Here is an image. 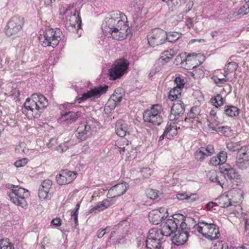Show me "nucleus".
<instances>
[{"mask_svg":"<svg viewBox=\"0 0 249 249\" xmlns=\"http://www.w3.org/2000/svg\"><path fill=\"white\" fill-rule=\"evenodd\" d=\"M226 145L228 150L232 152L237 151V152L242 147L240 142L229 141L226 142Z\"/></svg>","mask_w":249,"mask_h":249,"instance_id":"39","label":"nucleus"},{"mask_svg":"<svg viewBox=\"0 0 249 249\" xmlns=\"http://www.w3.org/2000/svg\"><path fill=\"white\" fill-rule=\"evenodd\" d=\"M229 196L232 204V205L235 204L241 203L243 199V191L239 188H233L227 192Z\"/></svg>","mask_w":249,"mask_h":249,"instance_id":"24","label":"nucleus"},{"mask_svg":"<svg viewBox=\"0 0 249 249\" xmlns=\"http://www.w3.org/2000/svg\"><path fill=\"white\" fill-rule=\"evenodd\" d=\"M214 249H228V244L223 241H219L215 244Z\"/></svg>","mask_w":249,"mask_h":249,"instance_id":"52","label":"nucleus"},{"mask_svg":"<svg viewBox=\"0 0 249 249\" xmlns=\"http://www.w3.org/2000/svg\"><path fill=\"white\" fill-rule=\"evenodd\" d=\"M221 171L226 181V188L228 186V180L233 183L240 179V175L238 172L229 164L224 165L221 168Z\"/></svg>","mask_w":249,"mask_h":249,"instance_id":"14","label":"nucleus"},{"mask_svg":"<svg viewBox=\"0 0 249 249\" xmlns=\"http://www.w3.org/2000/svg\"><path fill=\"white\" fill-rule=\"evenodd\" d=\"M146 196L151 199H155L158 196L157 190L152 189H147L146 190Z\"/></svg>","mask_w":249,"mask_h":249,"instance_id":"47","label":"nucleus"},{"mask_svg":"<svg viewBox=\"0 0 249 249\" xmlns=\"http://www.w3.org/2000/svg\"><path fill=\"white\" fill-rule=\"evenodd\" d=\"M71 7H70V5H62L59 8L60 15H65L66 14H67L69 12L70 9V8Z\"/></svg>","mask_w":249,"mask_h":249,"instance_id":"53","label":"nucleus"},{"mask_svg":"<svg viewBox=\"0 0 249 249\" xmlns=\"http://www.w3.org/2000/svg\"><path fill=\"white\" fill-rule=\"evenodd\" d=\"M130 148V146L127 144L125 147H119V149H120V153L123 155L125 151L129 152Z\"/></svg>","mask_w":249,"mask_h":249,"instance_id":"63","label":"nucleus"},{"mask_svg":"<svg viewBox=\"0 0 249 249\" xmlns=\"http://www.w3.org/2000/svg\"><path fill=\"white\" fill-rule=\"evenodd\" d=\"M6 187L9 190L7 193L8 199L22 208L27 206L26 199L30 196V193L27 190L12 184H6Z\"/></svg>","mask_w":249,"mask_h":249,"instance_id":"4","label":"nucleus"},{"mask_svg":"<svg viewBox=\"0 0 249 249\" xmlns=\"http://www.w3.org/2000/svg\"><path fill=\"white\" fill-rule=\"evenodd\" d=\"M80 208V204L78 203L75 208L71 212V219H73V221L76 225L78 224V210Z\"/></svg>","mask_w":249,"mask_h":249,"instance_id":"46","label":"nucleus"},{"mask_svg":"<svg viewBox=\"0 0 249 249\" xmlns=\"http://www.w3.org/2000/svg\"><path fill=\"white\" fill-rule=\"evenodd\" d=\"M215 153L213 146L209 144L206 147L198 148L195 153V158L197 161L202 162L206 158L212 156Z\"/></svg>","mask_w":249,"mask_h":249,"instance_id":"17","label":"nucleus"},{"mask_svg":"<svg viewBox=\"0 0 249 249\" xmlns=\"http://www.w3.org/2000/svg\"><path fill=\"white\" fill-rule=\"evenodd\" d=\"M188 237V233L186 231H182L179 230H177L174 234V236L172 237V241L174 244L177 246L181 245L186 242Z\"/></svg>","mask_w":249,"mask_h":249,"instance_id":"27","label":"nucleus"},{"mask_svg":"<svg viewBox=\"0 0 249 249\" xmlns=\"http://www.w3.org/2000/svg\"><path fill=\"white\" fill-rule=\"evenodd\" d=\"M24 23V18L18 16L13 17L8 22L5 29L6 34L8 36L16 34L22 29Z\"/></svg>","mask_w":249,"mask_h":249,"instance_id":"11","label":"nucleus"},{"mask_svg":"<svg viewBox=\"0 0 249 249\" xmlns=\"http://www.w3.org/2000/svg\"><path fill=\"white\" fill-rule=\"evenodd\" d=\"M185 112V105L180 100H178L174 103L171 109V113L169 115L170 121H178Z\"/></svg>","mask_w":249,"mask_h":249,"instance_id":"15","label":"nucleus"},{"mask_svg":"<svg viewBox=\"0 0 249 249\" xmlns=\"http://www.w3.org/2000/svg\"><path fill=\"white\" fill-rule=\"evenodd\" d=\"M249 13V7L247 3H245L238 11V14L241 15H245Z\"/></svg>","mask_w":249,"mask_h":249,"instance_id":"49","label":"nucleus"},{"mask_svg":"<svg viewBox=\"0 0 249 249\" xmlns=\"http://www.w3.org/2000/svg\"><path fill=\"white\" fill-rule=\"evenodd\" d=\"M52 185V182L50 179L44 180L38 189V197L40 199L44 200L49 198V193Z\"/></svg>","mask_w":249,"mask_h":249,"instance_id":"25","label":"nucleus"},{"mask_svg":"<svg viewBox=\"0 0 249 249\" xmlns=\"http://www.w3.org/2000/svg\"><path fill=\"white\" fill-rule=\"evenodd\" d=\"M174 55V51L170 49L169 51H165L161 55L160 59L161 61L167 62L171 59Z\"/></svg>","mask_w":249,"mask_h":249,"instance_id":"42","label":"nucleus"},{"mask_svg":"<svg viewBox=\"0 0 249 249\" xmlns=\"http://www.w3.org/2000/svg\"><path fill=\"white\" fill-rule=\"evenodd\" d=\"M236 156L243 158L244 160L249 161V146H244L237 152Z\"/></svg>","mask_w":249,"mask_h":249,"instance_id":"35","label":"nucleus"},{"mask_svg":"<svg viewBox=\"0 0 249 249\" xmlns=\"http://www.w3.org/2000/svg\"><path fill=\"white\" fill-rule=\"evenodd\" d=\"M108 87L107 86H100L91 89L87 93H85L82 95V98L84 100L87 99L89 98H97L100 97L102 95L106 93Z\"/></svg>","mask_w":249,"mask_h":249,"instance_id":"21","label":"nucleus"},{"mask_svg":"<svg viewBox=\"0 0 249 249\" xmlns=\"http://www.w3.org/2000/svg\"><path fill=\"white\" fill-rule=\"evenodd\" d=\"M199 109L197 107H193L188 113V116L189 117V119L186 118L184 120L187 122L188 121V120H189L190 119H194L196 118V117L199 114Z\"/></svg>","mask_w":249,"mask_h":249,"instance_id":"45","label":"nucleus"},{"mask_svg":"<svg viewBox=\"0 0 249 249\" xmlns=\"http://www.w3.org/2000/svg\"><path fill=\"white\" fill-rule=\"evenodd\" d=\"M80 115L81 112L79 111H69L62 114L59 120L63 125L67 126L74 122Z\"/></svg>","mask_w":249,"mask_h":249,"instance_id":"23","label":"nucleus"},{"mask_svg":"<svg viewBox=\"0 0 249 249\" xmlns=\"http://www.w3.org/2000/svg\"><path fill=\"white\" fill-rule=\"evenodd\" d=\"M213 79L214 82L218 86H220V84H224L228 81V78H219L216 76H213Z\"/></svg>","mask_w":249,"mask_h":249,"instance_id":"54","label":"nucleus"},{"mask_svg":"<svg viewBox=\"0 0 249 249\" xmlns=\"http://www.w3.org/2000/svg\"><path fill=\"white\" fill-rule=\"evenodd\" d=\"M69 12L68 15L70 17L69 23H67V26L68 30L73 33L79 34V31H81V26L82 21L79 16V12L76 7V4L73 3L70 4Z\"/></svg>","mask_w":249,"mask_h":249,"instance_id":"6","label":"nucleus"},{"mask_svg":"<svg viewBox=\"0 0 249 249\" xmlns=\"http://www.w3.org/2000/svg\"><path fill=\"white\" fill-rule=\"evenodd\" d=\"M211 102L217 108L224 105V100L221 94H217L211 99Z\"/></svg>","mask_w":249,"mask_h":249,"instance_id":"38","label":"nucleus"},{"mask_svg":"<svg viewBox=\"0 0 249 249\" xmlns=\"http://www.w3.org/2000/svg\"><path fill=\"white\" fill-rule=\"evenodd\" d=\"M0 249H14L13 244L8 238L0 240Z\"/></svg>","mask_w":249,"mask_h":249,"instance_id":"43","label":"nucleus"},{"mask_svg":"<svg viewBox=\"0 0 249 249\" xmlns=\"http://www.w3.org/2000/svg\"><path fill=\"white\" fill-rule=\"evenodd\" d=\"M162 237V234L157 228H152L148 232L145 241L147 249H161Z\"/></svg>","mask_w":249,"mask_h":249,"instance_id":"8","label":"nucleus"},{"mask_svg":"<svg viewBox=\"0 0 249 249\" xmlns=\"http://www.w3.org/2000/svg\"><path fill=\"white\" fill-rule=\"evenodd\" d=\"M178 219L175 214L172 219H167L165 221L162 222L160 225L161 228L158 229L162 234V237L164 236L170 237L175 233L178 230Z\"/></svg>","mask_w":249,"mask_h":249,"instance_id":"10","label":"nucleus"},{"mask_svg":"<svg viewBox=\"0 0 249 249\" xmlns=\"http://www.w3.org/2000/svg\"><path fill=\"white\" fill-rule=\"evenodd\" d=\"M188 193L185 192L183 193H178L177 194V198L179 200H183L184 199L187 200L188 197Z\"/></svg>","mask_w":249,"mask_h":249,"instance_id":"60","label":"nucleus"},{"mask_svg":"<svg viewBox=\"0 0 249 249\" xmlns=\"http://www.w3.org/2000/svg\"><path fill=\"white\" fill-rule=\"evenodd\" d=\"M238 67V64L236 62H229L224 68L225 70H227L229 72H232L235 71Z\"/></svg>","mask_w":249,"mask_h":249,"instance_id":"48","label":"nucleus"},{"mask_svg":"<svg viewBox=\"0 0 249 249\" xmlns=\"http://www.w3.org/2000/svg\"><path fill=\"white\" fill-rule=\"evenodd\" d=\"M63 37V33L60 28L53 29L48 27L40 32L39 41L43 47L52 46L54 48Z\"/></svg>","mask_w":249,"mask_h":249,"instance_id":"3","label":"nucleus"},{"mask_svg":"<svg viewBox=\"0 0 249 249\" xmlns=\"http://www.w3.org/2000/svg\"><path fill=\"white\" fill-rule=\"evenodd\" d=\"M128 188V185L126 182L116 184L109 189L108 195L112 198L120 196L126 192Z\"/></svg>","mask_w":249,"mask_h":249,"instance_id":"20","label":"nucleus"},{"mask_svg":"<svg viewBox=\"0 0 249 249\" xmlns=\"http://www.w3.org/2000/svg\"><path fill=\"white\" fill-rule=\"evenodd\" d=\"M15 151L18 154H25L28 151V149L26 147V144L24 142H19L15 147Z\"/></svg>","mask_w":249,"mask_h":249,"instance_id":"41","label":"nucleus"},{"mask_svg":"<svg viewBox=\"0 0 249 249\" xmlns=\"http://www.w3.org/2000/svg\"><path fill=\"white\" fill-rule=\"evenodd\" d=\"M176 217L178 219V230H179L180 231H186L188 233L189 230L188 227V224L185 222V219L183 215L180 214H176Z\"/></svg>","mask_w":249,"mask_h":249,"instance_id":"32","label":"nucleus"},{"mask_svg":"<svg viewBox=\"0 0 249 249\" xmlns=\"http://www.w3.org/2000/svg\"><path fill=\"white\" fill-rule=\"evenodd\" d=\"M48 105V102L45 96L39 93H34L31 98L26 99L22 112L29 119L37 118Z\"/></svg>","mask_w":249,"mask_h":249,"instance_id":"2","label":"nucleus"},{"mask_svg":"<svg viewBox=\"0 0 249 249\" xmlns=\"http://www.w3.org/2000/svg\"><path fill=\"white\" fill-rule=\"evenodd\" d=\"M113 204L114 202L112 199H105L102 201L97 202L95 206L92 207L89 210V213H98L106 210Z\"/></svg>","mask_w":249,"mask_h":249,"instance_id":"26","label":"nucleus"},{"mask_svg":"<svg viewBox=\"0 0 249 249\" xmlns=\"http://www.w3.org/2000/svg\"><path fill=\"white\" fill-rule=\"evenodd\" d=\"M77 175L76 172L68 170H62L56 176L55 178L57 183L62 185L71 182L76 178Z\"/></svg>","mask_w":249,"mask_h":249,"instance_id":"16","label":"nucleus"},{"mask_svg":"<svg viewBox=\"0 0 249 249\" xmlns=\"http://www.w3.org/2000/svg\"><path fill=\"white\" fill-rule=\"evenodd\" d=\"M215 201V204L221 207L226 208L232 205L227 192L218 197Z\"/></svg>","mask_w":249,"mask_h":249,"instance_id":"31","label":"nucleus"},{"mask_svg":"<svg viewBox=\"0 0 249 249\" xmlns=\"http://www.w3.org/2000/svg\"><path fill=\"white\" fill-rule=\"evenodd\" d=\"M93 123L92 118L80 123L76 130L77 137L82 141L86 140L91 134V128Z\"/></svg>","mask_w":249,"mask_h":249,"instance_id":"13","label":"nucleus"},{"mask_svg":"<svg viewBox=\"0 0 249 249\" xmlns=\"http://www.w3.org/2000/svg\"><path fill=\"white\" fill-rule=\"evenodd\" d=\"M185 222L188 224V227L189 230H194V231H198L197 227L200 226V223L197 224L194 218L190 217H184Z\"/></svg>","mask_w":249,"mask_h":249,"instance_id":"37","label":"nucleus"},{"mask_svg":"<svg viewBox=\"0 0 249 249\" xmlns=\"http://www.w3.org/2000/svg\"><path fill=\"white\" fill-rule=\"evenodd\" d=\"M57 140L54 138H52L49 140V142L47 143V146L50 148H53V146L56 144Z\"/></svg>","mask_w":249,"mask_h":249,"instance_id":"62","label":"nucleus"},{"mask_svg":"<svg viewBox=\"0 0 249 249\" xmlns=\"http://www.w3.org/2000/svg\"><path fill=\"white\" fill-rule=\"evenodd\" d=\"M120 89L115 90L114 93L111 95L107 102L105 109L108 108L111 111L114 109L116 106L119 105L122 100L123 94L121 92Z\"/></svg>","mask_w":249,"mask_h":249,"instance_id":"19","label":"nucleus"},{"mask_svg":"<svg viewBox=\"0 0 249 249\" xmlns=\"http://www.w3.org/2000/svg\"><path fill=\"white\" fill-rule=\"evenodd\" d=\"M213 129L219 133H221L226 137L229 136L231 133V128L227 126H218L217 127L213 128Z\"/></svg>","mask_w":249,"mask_h":249,"instance_id":"40","label":"nucleus"},{"mask_svg":"<svg viewBox=\"0 0 249 249\" xmlns=\"http://www.w3.org/2000/svg\"><path fill=\"white\" fill-rule=\"evenodd\" d=\"M224 113L228 117H236L239 114V109L235 106H225L224 107Z\"/></svg>","mask_w":249,"mask_h":249,"instance_id":"33","label":"nucleus"},{"mask_svg":"<svg viewBox=\"0 0 249 249\" xmlns=\"http://www.w3.org/2000/svg\"><path fill=\"white\" fill-rule=\"evenodd\" d=\"M197 229L199 233L209 240H214L219 237V228L214 224L203 221L200 223V226H198Z\"/></svg>","mask_w":249,"mask_h":249,"instance_id":"7","label":"nucleus"},{"mask_svg":"<svg viewBox=\"0 0 249 249\" xmlns=\"http://www.w3.org/2000/svg\"><path fill=\"white\" fill-rule=\"evenodd\" d=\"M188 196L187 200L188 202H193L199 198L198 196L196 194L188 193Z\"/></svg>","mask_w":249,"mask_h":249,"instance_id":"56","label":"nucleus"},{"mask_svg":"<svg viewBox=\"0 0 249 249\" xmlns=\"http://www.w3.org/2000/svg\"><path fill=\"white\" fill-rule=\"evenodd\" d=\"M162 112L161 106L158 104L154 105L150 109L144 111L143 114V120L145 122L159 125L163 121Z\"/></svg>","mask_w":249,"mask_h":249,"instance_id":"5","label":"nucleus"},{"mask_svg":"<svg viewBox=\"0 0 249 249\" xmlns=\"http://www.w3.org/2000/svg\"><path fill=\"white\" fill-rule=\"evenodd\" d=\"M207 178L212 182L220 185L222 188H226V181L221 171L217 173L215 170H211L208 172Z\"/></svg>","mask_w":249,"mask_h":249,"instance_id":"22","label":"nucleus"},{"mask_svg":"<svg viewBox=\"0 0 249 249\" xmlns=\"http://www.w3.org/2000/svg\"><path fill=\"white\" fill-rule=\"evenodd\" d=\"M61 220L59 218H55L51 221V224L56 227H59L61 225Z\"/></svg>","mask_w":249,"mask_h":249,"instance_id":"61","label":"nucleus"},{"mask_svg":"<svg viewBox=\"0 0 249 249\" xmlns=\"http://www.w3.org/2000/svg\"><path fill=\"white\" fill-rule=\"evenodd\" d=\"M68 142H66L60 144L58 147H57L56 150L59 152H63L66 151L68 149Z\"/></svg>","mask_w":249,"mask_h":249,"instance_id":"58","label":"nucleus"},{"mask_svg":"<svg viewBox=\"0 0 249 249\" xmlns=\"http://www.w3.org/2000/svg\"><path fill=\"white\" fill-rule=\"evenodd\" d=\"M227 159V153L225 151H220L217 155L212 157L209 162V165L216 166L224 163Z\"/></svg>","mask_w":249,"mask_h":249,"instance_id":"29","label":"nucleus"},{"mask_svg":"<svg viewBox=\"0 0 249 249\" xmlns=\"http://www.w3.org/2000/svg\"><path fill=\"white\" fill-rule=\"evenodd\" d=\"M115 131L117 135L123 137L129 133V127L125 121L119 120L116 123Z\"/></svg>","mask_w":249,"mask_h":249,"instance_id":"28","label":"nucleus"},{"mask_svg":"<svg viewBox=\"0 0 249 249\" xmlns=\"http://www.w3.org/2000/svg\"><path fill=\"white\" fill-rule=\"evenodd\" d=\"M175 83L176 84V87H178L181 89L184 87L185 82L184 79L180 76H177L175 79Z\"/></svg>","mask_w":249,"mask_h":249,"instance_id":"50","label":"nucleus"},{"mask_svg":"<svg viewBox=\"0 0 249 249\" xmlns=\"http://www.w3.org/2000/svg\"><path fill=\"white\" fill-rule=\"evenodd\" d=\"M165 38L166 32L159 28L152 30L147 35L148 43L152 47L164 43L165 41Z\"/></svg>","mask_w":249,"mask_h":249,"instance_id":"12","label":"nucleus"},{"mask_svg":"<svg viewBox=\"0 0 249 249\" xmlns=\"http://www.w3.org/2000/svg\"><path fill=\"white\" fill-rule=\"evenodd\" d=\"M151 170L149 168H143L141 170V174L144 178H149L151 175Z\"/></svg>","mask_w":249,"mask_h":249,"instance_id":"55","label":"nucleus"},{"mask_svg":"<svg viewBox=\"0 0 249 249\" xmlns=\"http://www.w3.org/2000/svg\"><path fill=\"white\" fill-rule=\"evenodd\" d=\"M235 165L239 169L245 170L249 167V161L244 160L242 158L236 156Z\"/></svg>","mask_w":249,"mask_h":249,"instance_id":"34","label":"nucleus"},{"mask_svg":"<svg viewBox=\"0 0 249 249\" xmlns=\"http://www.w3.org/2000/svg\"><path fill=\"white\" fill-rule=\"evenodd\" d=\"M178 127L173 121L168 122L164 131V135L168 139H173L177 134Z\"/></svg>","mask_w":249,"mask_h":249,"instance_id":"30","label":"nucleus"},{"mask_svg":"<svg viewBox=\"0 0 249 249\" xmlns=\"http://www.w3.org/2000/svg\"><path fill=\"white\" fill-rule=\"evenodd\" d=\"M180 37V35L178 33L169 32L168 34L166 33L165 41L173 43L177 41Z\"/></svg>","mask_w":249,"mask_h":249,"instance_id":"44","label":"nucleus"},{"mask_svg":"<svg viewBox=\"0 0 249 249\" xmlns=\"http://www.w3.org/2000/svg\"><path fill=\"white\" fill-rule=\"evenodd\" d=\"M128 29L126 16L119 11L108 13L102 25V29L106 36L118 40H123L126 37Z\"/></svg>","mask_w":249,"mask_h":249,"instance_id":"1","label":"nucleus"},{"mask_svg":"<svg viewBox=\"0 0 249 249\" xmlns=\"http://www.w3.org/2000/svg\"><path fill=\"white\" fill-rule=\"evenodd\" d=\"M129 63L125 59H121L112 65L108 70L110 79L116 80L122 76L128 68Z\"/></svg>","mask_w":249,"mask_h":249,"instance_id":"9","label":"nucleus"},{"mask_svg":"<svg viewBox=\"0 0 249 249\" xmlns=\"http://www.w3.org/2000/svg\"><path fill=\"white\" fill-rule=\"evenodd\" d=\"M28 162V160L26 158H23L17 160L14 165L18 168L22 167L25 166Z\"/></svg>","mask_w":249,"mask_h":249,"instance_id":"51","label":"nucleus"},{"mask_svg":"<svg viewBox=\"0 0 249 249\" xmlns=\"http://www.w3.org/2000/svg\"><path fill=\"white\" fill-rule=\"evenodd\" d=\"M181 92L182 89L175 87L170 90L168 98L172 101L176 100L181 95Z\"/></svg>","mask_w":249,"mask_h":249,"instance_id":"36","label":"nucleus"},{"mask_svg":"<svg viewBox=\"0 0 249 249\" xmlns=\"http://www.w3.org/2000/svg\"><path fill=\"white\" fill-rule=\"evenodd\" d=\"M162 1L165 2L167 4L168 6L170 5V3H173L174 4H181V3H184L185 2V0H161Z\"/></svg>","mask_w":249,"mask_h":249,"instance_id":"59","label":"nucleus"},{"mask_svg":"<svg viewBox=\"0 0 249 249\" xmlns=\"http://www.w3.org/2000/svg\"><path fill=\"white\" fill-rule=\"evenodd\" d=\"M167 210L165 208H160L150 212L148 215L150 221L154 225H158L162 220L167 216Z\"/></svg>","mask_w":249,"mask_h":249,"instance_id":"18","label":"nucleus"},{"mask_svg":"<svg viewBox=\"0 0 249 249\" xmlns=\"http://www.w3.org/2000/svg\"><path fill=\"white\" fill-rule=\"evenodd\" d=\"M186 25L188 28H191L193 26V19L190 18H188L186 19Z\"/></svg>","mask_w":249,"mask_h":249,"instance_id":"64","label":"nucleus"},{"mask_svg":"<svg viewBox=\"0 0 249 249\" xmlns=\"http://www.w3.org/2000/svg\"><path fill=\"white\" fill-rule=\"evenodd\" d=\"M20 95L19 89L15 88L12 89L9 92V95L14 97L15 99L18 98Z\"/></svg>","mask_w":249,"mask_h":249,"instance_id":"57","label":"nucleus"}]
</instances>
